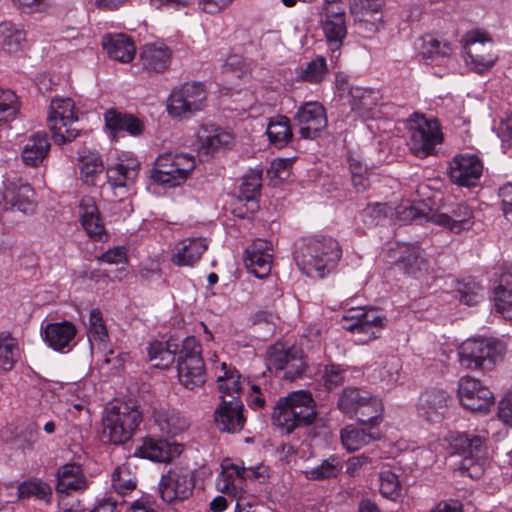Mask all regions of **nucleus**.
Returning a JSON list of instances; mask_svg holds the SVG:
<instances>
[{"mask_svg":"<svg viewBox=\"0 0 512 512\" xmlns=\"http://www.w3.org/2000/svg\"><path fill=\"white\" fill-rule=\"evenodd\" d=\"M39 438V427L37 423L30 422L17 434L14 443L17 448L25 451L31 450Z\"/></svg>","mask_w":512,"mask_h":512,"instance_id":"680f3d73","label":"nucleus"},{"mask_svg":"<svg viewBox=\"0 0 512 512\" xmlns=\"http://www.w3.org/2000/svg\"><path fill=\"white\" fill-rule=\"evenodd\" d=\"M322 30L332 51V56L338 58L340 48L347 34L346 15L340 5L331 4L325 8Z\"/></svg>","mask_w":512,"mask_h":512,"instance_id":"6ab92c4d","label":"nucleus"},{"mask_svg":"<svg viewBox=\"0 0 512 512\" xmlns=\"http://www.w3.org/2000/svg\"><path fill=\"white\" fill-rule=\"evenodd\" d=\"M143 421V411L136 401H114L105 409L103 437L111 444H124L135 435Z\"/></svg>","mask_w":512,"mask_h":512,"instance_id":"20e7f679","label":"nucleus"},{"mask_svg":"<svg viewBox=\"0 0 512 512\" xmlns=\"http://www.w3.org/2000/svg\"><path fill=\"white\" fill-rule=\"evenodd\" d=\"M41 334L44 342L57 352H70L77 344V328L68 320L48 323L42 327Z\"/></svg>","mask_w":512,"mask_h":512,"instance_id":"5701e85b","label":"nucleus"},{"mask_svg":"<svg viewBox=\"0 0 512 512\" xmlns=\"http://www.w3.org/2000/svg\"><path fill=\"white\" fill-rule=\"evenodd\" d=\"M195 167L194 155L183 152H165L155 159L150 170V179L164 188H175L189 178Z\"/></svg>","mask_w":512,"mask_h":512,"instance_id":"0eeeda50","label":"nucleus"},{"mask_svg":"<svg viewBox=\"0 0 512 512\" xmlns=\"http://www.w3.org/2000/svg\"><path fill=\"white\" fill-rule=\"evenodd\" d=\"M348 94L351 110L360 115H364L375 105L376 98L373 90L371 89L352 86L349 88Z\"/></svg>","mask_w":512,"mask_h":512,"instance_id":"de8ad7c7","label":"nucleus"},{"mask_svg":"<svg viewBox=\"0 0 512 512\" xmlns=\"http://www.w3.org/2000/svg\"><path fill=\"white\" fill-rule=\"evenodd\" d=\"M337 408L346 417H356L359 423L369 425V430L382 422L381 399L358 387H345L338 397Z\"/></svg>","mask_w":512,"mask_h":512,"instance_id":"423d86ee","label":"nucleus"},{"mask_svg":"<svg viewBox=\"0 0 512 512\" xmlns=\"http://www.w3.org/2000/svg\"><path fill=\"white\" fill-rule=\"evenodd\" d=\"M20 359L18 340L9 331H0V370L11 371Z\"/></svg>","mask_w":512,"mask_h":512,"instance_id":"37998d69","label":"nucleus"},{"mask_svg":"<svg viewBox=\"0 0 512 512\" xmlns=\"http://www.w3.org/2000/svg\"><path fill=\"white\" fill-rule=\"evenodd\" d=\"M398 254L395 264L404 273L419 278L424 272L428 271V260L423 256V250L419 246L403 244L399 246Z\"/></svg>","mask_w":512,"mask_h":512,"instance_id":"2f4dec72","label":"nucleus"},{"mask_svg":"<svg viewBox=\"0 0 512 512\" xmlns=\"http://www.w3.org/2000/svg\"><path fill=\"white\" fill-rule=\"evenodd\" d=\"M88 338L99 343H106L109 340V334L103 313L99 308L91 310L89 315Z\"/></svg>","mask_w":512,"mask_h":512,"instance_id":"4d7b16f0","label":"nucleus"},{"mask_svg":"<svg viewBox=\"0 0 512 512\" xmlns=\"http://www.w3.org/2000/svg\"><path fill=\"white\" fill-rule=\"evenodd\" d=\"M459 362L467 369L490 370L501 359L498 345L487 339H468L458 350Z\"/></svg>","mask_w":512,"mask_h":512,"instance_id":"f8f14e48","label":"nucleus"},{"mask_svg":"<svg viewBox=\"0 0 512 512\" xmlns=\"http://www.w3.org/2000/svg\"><path fill=\"white\" fill-rule=\"evenodd\" d=\"M78 121L75 103L69 97H55L51 100L47 125L56 145L62 146L76 140L80 130L72 124Z\"/></svg>","mask_w":512,"mask_h":512,"instance_id":"1a4fd4ad","label":"nucleus"},{"mask_svg":"<svg viewBox=\"0 0 512 512\" xmlns=\"http://www.w3.org/2000/svg\"><path fill=\"white\" fill-rule=\"evenodd\" d=\"M262 188V169H251L243 176L238 199L250 203V208L260 209L259 198Z\"/></svg>","mask_w":512,"mask_h":512,"instance_id":"79ce46f5","label":"nucleus"},{"mask_svg":"<svg viewBox=\"0 0 512 512\" xmlns=\"http://www.w3.org/2000/svg\"><path fill=\"white\" fill-rule=\"evenodd\" d=\"M244 405L241 400L223 399L214 412V422L221 432H240L246 422L243 415Z\"/></svg>","mask_w":512,"mask_h":512,"instance_id":"cd10ccee","label":"nucleus"},{"mask_svg":"<svg viewBox=\"0 0 512 512\" xmlns=\"http://www.w3.org/2000/svg\"><path fill=\"white\" fill-rule=\"evenodd\" d=\"M208 243L205 238H189L180 241L172 254L171 262L176 266H193L207 250Z\"/></svg>","mask_w":512,"mask_h":512,"instance_id":"473e14b6","label":"nucleus"},{"mask_svg":"<svg viewBox=\"0 0 512 512\" xmlns=\"http://www.w3.org/2000/svg\"><path fill=\"white\" fill-rule=\"evenodd\" d=\"M212 369L218 389L222 394V400L226 397H229V400H241V375L239 371L231 364L218 360L214 361Z\"/></svg>","mask_w":512,"mask_h":512,"instance_id":"7c9ffc66","label":"nucleus"},{"mask_svg":"<svg viewBox=\"0 0 512 512\" xmlns=\"http://www.w3.org/2000/svg\"><path fill=\"white\" fill-rule=\"evenodd\" d=\"M111 485L116 493L114 495L120 500L123 497L135 490L137 480L135 475L131 472L128 465H121L115 468L111 475Z\"/></svg>","mask_w":512,"mask_h":512,"instance_id":"a18cd8bd","label":"nucleus"},{"mask_svg":"<svg viewBox=\"0 0 512 512\" xmlns=\"http://www.w3.org/2000/svg\"><path fill=\"white\" fill-rule=\"evenodd\" d=\"M207 100L205 86L201 82L184 83L173 89L167 110L173 118H189L204 109Z\"/></svg>","mask_w":512,"mask_h":512,"instance_id":"9b49d317","label":"nucleus"},{"mask_svg":"<svg viewBox=\"0 0 512 512\" xmlns=\"http://www.w3.org/2000/svg\"><path fill=\"white\" fill-rule=\"evenodd\" d=\"M308 369L309 365L305 357L292 354L287 362L286 367L282 370L284 371L283 379L290 382L296 381L306 376Z\"/></svg>","mask_w":512,"mask_h":512,"instance_id":"bf43d9fd","label":"nucleus"},{"mask_svg":"<svg viewBox=\"0 0 512 512\" xmlns=\"http://www.w3.org/2000/svg\"><path fill=\"white\" fill-rule=\"evenodd\" d=\"M27 41V32L22 24L9 20L0 22V48L9 53L15 54L24 49Z\"/></svg>","mask_w":512,"mask_h":512,"instance_id":"58836bf2","label":"nucleus"},{"mask_svg":"<svg viewBox=\"0 0 512 512\" xmlns=\"http://www.w3.org/2000/svg\"><path fill=\"white\" fill-rule=\"evenodd\" d=\"M140 172V162L136 158L120 159L106 166V182L114 194L122 199L134 185Z\"/></svg>","mask_w":512,"mask_h":512,"instance_id":"a211bd4d","label":"nucleus"},{"mask_svg":"<svg viewBox=\"0 0 512 512\" xmlns=\"http://www.w3.org/2000/svg\"><path fill=\"white\" fill-rule=\"evenodd\" d=\"M50 142L45 132L30 135L23 146L21 158L26 166L39 167L48 157Z\"/></svg>","mask_w":512,"mask_h":512,"instance_id":"72a5a7b5","label":"nucleus"},{"mask_svg":"<svg viewBox=\"0 0 512 512\" xmlns=\"http://www.w3.org/2000/svg\"><path fill=\"white\" fill-rule=\"evenodd\" d=\"M102 45L110 58L122 63L132 61L136 54V46L133 39L123 33L107 35Z\"/></svg>","mask_w":512,"mask_h":512,"instance_id":"e433bc0d","label":"nucleus"},{"mask_svg":"<svg viewBox=\"0 0 512 512\" xmlns=\"http://www.w3.org/2000/svg\"><path fill=\"white\" fill-rule=\"evenodd\" d=\"M341 470L338 457L335 455L325 459L319 466L305 472L309 480H326L337 477Z\"/></svg>","mask_w":512,"mask_h":512,"instance_id":"6e6d98bb","label":"nucleus"},{"mask_svg":"<svg viewBox=\"0 0 512 512\" xmlns=\"http://www.w3.org/2000/svg\"><path fill=\"white\" fill-rule=\"evenodd\" d=\"M378 438L380 433L367 432L366 429H359L353 425H348L341 430L342 445L349 452L357 451L371 440Z\"/></svg>","mask_w":512,"mask_h":512,"instance_id":"c03bdc74","label":"nucleus"},{"mask_svg":"<svg viewBox=\"0 0 512 512\" xmlns=\"http://www.w3.org/2000/svg\"><path fill=\"white\" fill-rule=\"evenodd\" d=\"M177 349V344L154 340L147 346L148 360L161 370L170 368L176 361L179 382L189 390L202 387L206 382V368L201 344L194 336H188L176 356Z\"/></svg>","mask_w":512,"mask_h":512,"instance_id":"f257e3e1","label":"nucleus"},{"mask_svg":"<svg viewBox=\"0 0 512 512\" xmlns=\"http://www.w3.org/2000/svg\"><path fill=\"white\" fill-rule=\"evenodd\" d=\"M292 352L290 350H286L283 344L277 343L270 346L267 349V362L269 369H275L282 371L286 365L290 357L292 356Z\"/></svg>","mask_w":512,"mask_h":512,"instance_id":"052dcab7","label":"nucleus"},{"mask_svg":"<svg viewBox=\"0 0 512 512\" xmlns=\"http://www.w3.org/2000/svg\"><path fill=\"white\" fill-rule=\"evenodd\" d=\"M80 224H101V213L97 202L92 196H83L77 210Z\"/></svg>","mask_w":512,"mask_h":512,"instance_id":"13d9d810","label":"nucleus"},{"mask_svg":"<svg viewBox=\"0 0 512 512\" xmlns=\"http://www.w3.org/2000/svg\"><path fill=\"white\" fill-rule=\"evenodd\" d=\"M348 164L353 187L357 192L365 191L370 184L367 165L358 156L354 155L348 157Z\"/></svg>","mask_w":512,"mask_h":512,"instance_id":"5fc2aeb1","label":"nucleus"},{"mask_svg":"<svg viewBox=\"0 0 512 512\" xmlns=\"http://www.w3.org/2000/svg\"><path fill=\"white\" fill-rule=\"evenodd\" d=\"M294 121L302 139L315 140L327 128L326 108L318 101L304 102L297 108Z\"/></svg>","mask_w":512,"mask_h":512,"instance_id":"ddd939ff","label":"nucleus"},{"mask_svg":"<svg viewBox=\"0 0 512 512\" xmlns=\"http://www.w3.org/2000/svg\"><path fill=\"white\" fill-rule=\"evenodd\" d=\"M273 247L270 241L256 239L245 250L244 264L259 279L266 278L272 268Z\"/></svg>","mask_w":512,"mask_h":512,"instance_id":"4be33fe9","label":"nucleus"},{"mask_svg":"<svg viewBox=\"0 0 512 512\" xmlns=\"http://www.w3.org/2000/svg\"><path fill=\"white\" fill-rule=\"evenodd\" d=\"M450 46L442 44L432 36L423 38L421 54L424 58H434L436 56H447L450 53Z\"/></svg>","mask_w":512,"mask_h":512,"instance_id":"e2e57ef3","label":"nucleus"},{"mask_svg":"<svg viewBox=\"0 0 512 512\" xmlns=\"http://www.w3.org/2000/svg\"><path fill=\"white\" fill-rule=\"evenodd\" d=\"M349 8L363 29L375 33L383 25L384 0H349Z\"/></svg>","mask_w":512,"mask_h":512,"instance_id":"b1692460","label":"nucleus"},{"mask_svg":"<svg viewBox=\"0 0 512 512\" xmlns=\"http://www.w3.org/2000/svg\"><path fill=\"white\" fill-rule=\"evenodd\" d=\"M342 253L337 239L327 235H313L296 240L293 259L303 274L322 279L336 269Z\"/></svg>","mask_w":512,"mask_h":512,"instance_id":"f03ea898","label":"nucleus"},{"mask_svg":"<svg viewBox=\"0 0 512 512\" xmlns=\"http://www.w3.org/2000/svg\"><path fill=\"white\" fill-rule=\"evenodd\" d=\"M176 453H179L177 447H174L167 439L148 435L140 439L133 456L153 462L168 463Z\"/></svg>","mask_w":512,"mask_h":512,"instance_id":"c85d7f7f","label":"nucleus"},{"mask_svg":"<svg viewBox=\"0 0 512 512\" xmlns=\"http://www.w3.org/2000/svg\"><path fill=\"white\" fill-rule=\"evenodd\" d=\"M105 127L109 134L116 138L125 133L132 137H138L145 130V123L134 114L110 108L104 113Z\"/></svg>","mask_w":512,"mask_h":512,"instance_id":"393cba45","label":"nucleus"},{"mask_svg":"<svg viewBox=\"0 0 512 512\" xmlns=\"http://www.w3.org/2000/svg\"><path fill=\"white\" fill-rule=\"evenodd\" d=\"M499 197L503 214L506 220L512 224V183L500 187Z\"/></svg>","mask_w":512,"mask_h":512,"instance_id":"69168bd1","label":"nucleus"},{"mask_svg":"<svg viewBox=\"0 0 512 512\" xmlns=\"http://www.w3.org/2000/svg\"><path fill=\"white\" fill-rule=\"evenodd\" d=\"M479 211H474L469 205L460 203L452 210V216H439L437 219L430 209L423 204H411L409 201L401 203L395 208V220L401 222H414L415 224H465L469 221H480Z\"/></svg>","mask_w":512,"mask_h":512,"instance_id":"6e6552de","label":"nucleus"},{"mask_svg":"<svg viewBox=\"0 0 512 512\" xmlns=\"http://www.w3.org/2000/svg\"><path fill=\"white\" fill-rule=\"evenodd\" d=\"M452 398L443 389H427L422 392L417 401L418 416L427 422H440L449 407Z\"/></svg>","mask_w":512,"mask_h":512,"instance_id":"412c9836","label":"nucleus"},{"mask_svg":"<svg viewBox=\"0 0 512 512\" xmlns=\"http://www.w3.org/2000/svg\"><path fill=\"white\" fill-rule=\"evenodd\" d=\"M76 153L80 179L87 186H98L106 173L102 155L84 146H79Z\"/></svg>","mask_w":512,"mask_h":512,"instance_id":"a878e982","label":"nucleus"},{"mask_svg":"<svg viewBox=\"0 0 512 512\" xmlns=\"http://www.w3.org/2000/svg\"><path fill=\"white\" fill-rule=\"evenodd\" d=\"M5 197L10 199L13 210L31 215L36 211L37 202L32 186L22 178H8L5 182Z\"/></svg>","mask_w":512,"mask_h":512,"instance_id":"c756f323","label":"nucleus"},{"mask_svg":"<svg viewBox=\"0 0 512 512\" xmlns=\"http://www.w3.org/2000/svg\"><path fill=\"white\" fill-rule=\"evenodd\" d=\"M396 132L400 136L404 130L410 134L409 146L411 152L420 158L432 154L435 147L442 143L443 134L436 119H427L424 115L414 113L408 120L397 121L394 124Z\"/></svg>","mask_w":512,"mask_h":512,"instance_id":"39448f33","label":"nucleus"},{"mask_svg":"<svg viewBox=\"0 0 512 512\" xmlns=\"http://www.w3.org/2000/svg\"><path fill=\"white\" fill-rule=\"evenodd\" d=\"M195 487L194 472L188 470L170 471L163 475L159 483L161 498L166 503L188 499Z\"/></svg>","mask_w":512,"mask_h":512,"instance_id":"f3484780","label":"nucleus"},{"mask_svg":"<svg viewBox=\"0 0 512 512\" xmlns=\"http://www.w3.org/2000/svg\"><path fill=\"white\" fill-rule=\"evenodd\" d=\"M347 367L341 364L330 362L324 365L321 380L326 391L331 392L345 382Z\"/></svg>","mask_w":512,"mask_h":512,"instance_id":"864d4df0","label":"nucleus"},{"mask_svg":"<svg viewBox=\"0 0 512 512\" xmlns=\"http://www.w3.org/2000/svg\"><path fill=\"white\" fill-rule=\"evenodd\" d=\"M483 169V162L479 156L460 153L450 160L448 175L450 180L458 186L474 187L479 183Z\"/></svg>","mask_w":512,"mask_h":512,"instance_id":"2eb2a0df","label":"nucleus"},{"mask_svg":"<svg viewBox=\"0 0 512 512\" xmlns=\"http://www.w3.org/2000/svg\"><path fill=\"white\" fill-rule=\"evenodd\" d=\"M126 502L111 495L104 498L91 512H122Z\"/></svg>","mask_w":512,"mask_h":512,"instance_id":"774afa93","label":"nucleus"},{"mask_svg":"<svg viewBox=\"0 0 512 512\" xmlns=\"http://www.w3.org/2000/svg\"><path fill=\"white\" fill-rule=\"evenodd\" d=\"M97 261L107 264H128V250L126 246H114L97 257Z\"/></svg>","mask_w":512,"mask_h":512,"instance_id":"0e129e2a","label":"nucleus"},{"mask_svg":"<svg viewBox=\"0 0 512 512\" xmlns=\"http://www.w3.org/2000/svg\"><path fill=\"white\" fill-rule=\"evenodd\" d=\"M86 488L87 480L79 464L67 463L58 469V492L70 494L72 492L84 491Z\"/></svg>","mask_w":512,"mask_h":512,"instance_id":"c9c22d12","label":"nucleus"},{"mask_svg":"<svg viewBox=\"0 0 512 512\" xmlns=\"http://www.w3.org/2000/svg\"><path fill=\"white\" fill-rule=\"evenodd\" d=\"M18 498L20 500L35 497L39 500H47L51 494V487L40 479L30 478L18 485Z\"/></svg>","mask_w":512,"mask_h":512,"instance_id":"8fccbe9b","label":"nucleus"},{"mask_svg":"<svg viewBox=\"0 0 512 512\" xmlns=\"http://www.w3.org/2000/svg\"><path fill=\"white\" fill-rule=\"evenodd\" d=\"M461 405L472 412L487 413L494 404V396L490 389L472 377H462L458 385Z\"/></svg>","mask_w":512,"mask_h":512,"instance_id":"dca6fc26","label":"nucleus"},{"mask_svg":"<svg viewBox=\"0 0 512 512\" xmlns=\"http://www.w3.org/2000/svg\"><path fill=\"white\" fill-rule=\"evenodd\" d=\"M342 328L351 332L371 334L374 338L375 329L380 333L382 327V318L377 315L374 309L365 310L364 308H351L347 310L341 319Z\"/></svg>","mask_w":512,"mask_h":512,"instance_id":"bb28decb","label":"nucleus"},{"mask_svg":"<svg viewBox=\"0 0 512 512\" xmlns=\"http://www.w3.org/2000/svg\"><path fill=\"white\" fill-rule=\"evenodd\" d=\"M456 292L459 301L467 306H475L484 299L483 286L470 278L459 282Z\"/></svg>","mask_w":512,"mask_h":512,"instance_id":"3c124183","label":"nucleus"},{"mask_svg":"<svg viewBox=\"0 0 512 512\" xmlns=\"http://www.w3.org/2000/svg\"><path fill=\"white\" fill-rule=\"evenodd\" d=\"M198 153L213 157L218 152L230 149L234 137L230 132L214 124H202L197 131Z\"/></svg>","mask_w":512,"mask_h":512,"instance_id":"aec40b11","label":"nucleus"},{"mask_svg":"<svg viewBox=\"0 0 512 512\" xmlns=\"http://www.w3.org/2000/svg\"><path fill=\"white\" fill-rule=\"evenodd\" d=\"M20 107L19 98L14 91L0 88V126L13 121L19 113Z\"/></svg>","mask_w":512,"mask_h":512,"instance_id":"09e8293b","label":"nucleus"},{"mask_svg":"<svg viewBox=\"0 0 512 512\" xmlns=\"http://www.w3.org/2000/svg\"><path fill=\"white\" fill-rule=\"evenodd\" d=\"M317 417L316 403L307 390H297L280 397L271 413L272 425L282 434L312 425Z\"/></svg>","mask_w":512,"mask_h":512,"instance_id":"7ed1b4c3","label":"nucleus"},{"mask_svg":"<svg viewBox=\"0 0 512 512\" xmlns=\"http://www.w3.org/2000/svg\"><path fill=\"white\" fill-rule=\"evenodd\" d=\"M486 439L468 433H457L451 436L450 446L454 453L463 455L460 470L467 476L478 479L484 473Z\"/></svg>","mask_w":512,"mask_h":512,"instance_id":"9d476101","label":"nucleus"},{"mask_svg":"<svg viewBox=\"0 0 512 512\" xmlns=\"http://www.w3.org/2000/svg\"><path fill=\"white\" fill-rule=\"evenodd\" d=\"M328 67L325 57L318 55L301 68L299 77L302 81L311 84L321 83L328 75Z\"/></svg>","mask_w":512,"mask_h":512,"instance_id":"603ef678","label":"nucleus"},{"mask_svg":"<svg viewBox=\"0 0 512 512\" xmlns=\"http://www.w3.org/2000/svg\"><path fill=\"white\" fill-rule=\"evenodd\" d=\"M464 49L472 69L483 73L492 68L497 56L492 53L493 43L487 33L471 30L463 37Z\"/></svg>","mask_w":512,"mask_h":512,"instance_id":"4468645a","label":"nucleus"},{"mask_svg":"<svg viewBox=\"0 0 512 512\" xmlns=\"http://www.w3.org/2000/svg\"><path fill=\"white\" fill-rule=\"evenodd\" d=\"M493 301L496 312L512 319V267L500 274L498 285L493 290Z\"/></svg>","mask_w":512,"mask_h":512,"instance_id":"4c0bfd02","label":"nucleus"},{"mask_svg":"<svg viewBox=\"0 0 512 512\" xmlns=\"http://www.w3.org/2000/svg\"><path fill=\"white\" fill-rule=\"evenodd\" d=\"M498 136L504 149L512 148V113L507 114L501 121L498 128Z\"/></svg>","mask_w":512,"mask_h":512,"instance_id":"338daca9","label":"nucleus"},{"mask_svg":"<svg viewBox=\"0 0 512 512\" xmlns=\"http://www.w3.org/2000/svg\"><path fill=\"white\" fill-rule=\"evenodd\" d=\"M171 50L165 45L146 44L140 54L143 68L149 72L165 71L171 61Z\"/></svg>","mask_w":512,"mask_h":512,"instance_id":"ea45409f","label":"nucleus"},{"mask_svg":"<svg viewBox=\"0 0 512 512\" xmlns=\"http://www.w3.org/2000/svg\"><path fill=\"white\" fill-rule=\"evenodd\" d=\"M222 470L217 476V489L231 497H237L243 491L245 483V468L236 464H222Z\"/></svg>","mask_w":512,"mask_h":512,"instance_id":"f704fd0d","label":"nucleus"},{"mask_svg":"<svg viewBox=\"0 0 512 512\" xmlns=\"http://www.w3.org/2000/svg\"><path fill=\"white\" fill-rule=\"evenodd\" d=\"M265 133L270 144L278 149L287 147L293 140L291 121L285 115L270 117Z\"/></svg>","mask_w":512,"mask_h":512,"instance_id":"a19ab883","label":"nucleus"},{"mask_svg":"<svg viewBox=\"0 0 512 512\" xmlns=\"http://www.w3.org/2000/svg\"><path fill=\"white\" fill-rule=\"evenodd\" d=\"M155 421L161 431L168 435H178L188 428L187 420L174 410L156 413Z\"/></svg>","mask_w":512,"mask_h":512,"instance_id":"49530a36","label":"nucleus"}]
</instances>
